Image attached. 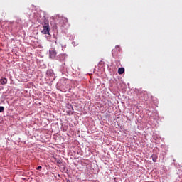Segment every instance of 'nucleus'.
<instances>
[{"label": "nucleus", "mask_w": 182, "mask_h": 182, "mask_svg": "<svg viewBox=\"0 0 182 182\" xmlns=\"http://www.w3.org/2000/svg\"><path fill=\"white\" fill-rule=\"evenodd\" d=\"M43 29L41 31L43 35H49V22L45 21L44 25L43 26Z\"/></svg>", "instance_id": "f257e3e1"}, {"label": "nucleus", "mask_w": 182, "mask_h": 182, "mask_svg": "<svg viewBox=\"0 0 182 182\" xmlns=\"http://www.w3.org/2000/svg\"><path fill=\"white\" fill-rule=\"evenodd\" d=\"M122 48H120V46H116L115 48L112 50V56L113 58H117V55H119V52H121Z\"/></svg>", "instance_id": "f03ea898"}, {"label": "nucleus", "mask_w": 182, "mask_h": 182, "mask_svg": "<svg viewBox=\"0 0 182 182\" xmlns=\"http://www.w3.org/2000/svg\"><path fill=\"white\" fill-rule=\"evenodd\" d=\"M56 55H57L56 50H55L54 48H51L49 50V58L50 59H55V58H56Z\"/></svg>", "instance_id": "7ed1b4c3"}, {"label": "nucleus", "mask_w": 182, "mask_h": 182, "mask_svg": "<svg viewBox=\"0 0 182 182\" xmlns=\"http://www.w3.org/2000/svg\"><path fill=\"white\" fill-rule=\"evenodd\" d=\"M66 23H68V18L62 17L60 21V25L63 28Z\"/></svg>", "instance_id": "20e7f679"}, {"label": "nucleus", "mask_w": 182, "mask_h": 182, "mask_svg": "<svg viewBox=\"0 0 182 182\" xmlns=\"http://www.w3.org/2000/svg\"><path fill=\"white\" fill-rule=\"evenodd\" d=\"M46 75L50 77L53 76V75H55V73H53V70H48L46 72Z\"/></svg>", "instance_id": "39448f33"}, {"label": "nucleus", "mask_w": 182, "mask_h": 182, "mask_svg": "<svg viewBox=\"0 0 182 182\" xmlns=\"http://www.w3.org/2000/svg\"><path fill=\"white\" fill-rule=\"evenodd\" d=\"M1 85H6L8 83V80L6 78H1L0 80Z\"/></svg>", "instance_id": "423d86ee"}, {"label": "nucleus", "mask_w": 182, "mask_h": 182, "mask_svg": "<svg viewBox=\"0 0 182 182\" xmlns=\"http://www.w3.org/2000/svg\"><path fill=\"white\" fill-rule=\"evenodd\" d=\"M151 157H152V160H153L154 163H156V161H157V159H158L157 154H152Z\"/></svg>", "instance_id": "0eeeda50"}, {"label": "nucleus", "mask_w": 182, "mask_h": 182, "mask_svg": "<svg viewBox=\"0 0 182 182\" xmlns=\"http://www.w3.org/2000/svg\"><path fill=\"white\" fill-rule=\"evenodd\" d=\"M118 73L119 75H123L124 73V68H119L118 69Z\"/></svg>", "instance_id": "6e6552de"}, {"label": "nucleus", "mask_w": 182, "mask_h": 182, "mask_svg": "<svg viewBox=\"0 0 182 182\" xmlns=\"http://www.w3.org/2000/svg\"><path fill=\"white\" fill-rule=\"evenodd\" d=\"M5 110V108L4 107H0V113H2Z\"/></svg>", "instance_id": "1a4fd4ad"}, {"label": "nucleus", "mask_w": 182, "mask_h": 182, "mask_svg": "<svg viewBox=\"0 0 182 182\" xmlns=\"http://www.w3.org/2000/svg\"><path fill=\"white\" fill-rule=\"evenodd\" d=\"M36 170H42V166H38L36 168Z\"/></svg>", "instance_id": "9d476101"}]
</instances>
